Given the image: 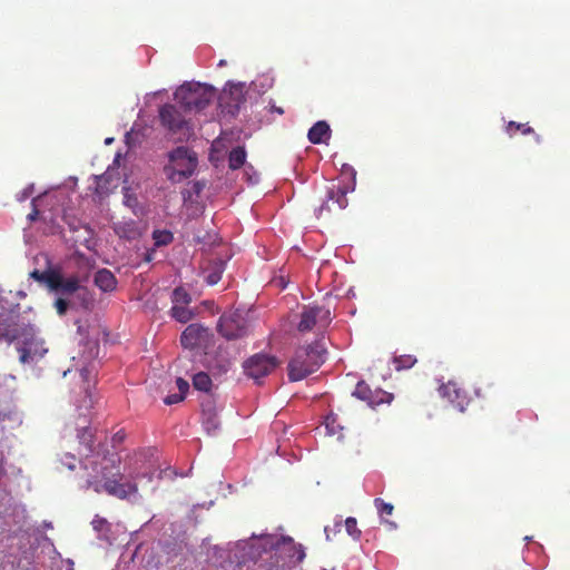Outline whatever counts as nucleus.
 <instances>
[{
	"instance_id": "f257e3e1",
	"label": "nucleus",
	"mask_w": 570,
	"mask_h": 570,
	"mask_svg": "<svg viewBox=\"0 0 570 570\" xmlns=\"http://www.w3.org/2000/svg\"><path fill=\"white\" fill-rule=\"evenodd\" d=\"M120 456L118 453H107L101 458L92 461V469L100 475L87 480V488L92 489L96 493L105 491L111 497L120 500L129 499L136 495L138 487L135 481L128 480L121 482Z\"/></svg>"
},
{
	"instance_id": "f03ea898",
	"label": "nucleus",
	"mask_w": 570,
	"mask_h": 570,
	"mask_svg": "<svg viewBox=\"0 0 570 570\" xmlns=\"http://www.w3.org/2000/svg\"><path fill=\"white\" fill-rule=\"evenodd\" d=\"M325 357L326 346L323 335L316 338L312 344L297 348L288 363L289 381H301L316 372L325 362Z\"/></svg>"
},
{
	"instance_id": "7ed1b4c3",
	"label": "nucleus",
	"mask_w": 570,
	"mask_h": 570,
	"mask_svg": "<svg viewBox=\"0 0 570 570\" xmlns=\"http://www.w3.org/2000/svg\"><path fill=\"white\" fill-rule=\"evenodd\" d=\"M245 549H248L246 557L252 561L259 559L262 553L269 549H274L276 553H287L289 562H301L305 558L304 549L301 544L296 546L292 538H284L282 541L275 542L273 537L264 535L252 542H245L243 550Z\"/></svg>"
},
{
	"instance_id": "20e7f679",
	"label": "nucleus",
	"mask_w": 570,
	"mask_h": 570,
	"mask_svg": "<svg viewBox=\"0 0 570 570\" xmlns=\"http://www.w3.org/2000/svg\"><path fill=\"white\" fill-rule=\"evenodd\" d=\"M215 96L216 91L212 86L199 82L181 85L175 92L176 100L188 111L205 109Z\"/></svg>"
},
{
	"instance_id": "39448f33",
	"label": "nucleus",
	"mask_w": 570,
	"mask_h": 570,
	"mask_svg": "<svg viewBox=\"0 0 570 570\" xmlns=\"http://www.w3.org/2000/svg\"><path fill=\"white\" fill-rule=\"evenodd\" d=\"M159 121L175 141H187L194 135L191 122L175 105L166 104L160 107Z\"/></svg>"
},
{
	"instance_id": "423d86ee",
	"label": "nucleus",
	"mask_w": 570,
	"mask_h": 570,
	"mask_svg": "<svg viewBox=\"0 0 570 570\" xmlns=\"http://www.w3.org/2000/svg\"><path fill=\"white\" fill-rule=\"evenodd\" d=\"M169 165L165 170L168 178L175 183H179L190 177L197 167V156L187 147L180 146L171 150L168 155Z\"/></svg>"
},
{
	"instance_id": "0eeeda50",
	"label": "nucleus",
	"mask_w": 570,
	"mask_h": 570,
	"mask_svg": "<svg viewBox=\"0 0 570 570\" xmlns=\"http://www.w3.org/2000/svg\"><path fill=\"white\" fill-rule=\"evenodd\" d=\"M17 350L22 364H35L47 353L43 340L38 337L32 327L23 330L19 336Z\"/></svg>"
},
{
	"instance_id": "6e6552de",
	"label": "nucleus",
	"mask_w": 570,
	"mask_h": 570,
	"mask_svg": "<svg viewBox=\"0 0 570 570\" xmlns=\"http://www.w3.org/2000/svg\"><path fill=\"white\" fill-rule=\"evenodd\" d=\"M331 322L332 316L330 308L317 304L304 305L299 314L297 331L299 333H306L313 330L321 332L325 330Z\"/></svg>"
},
{
	"instance_id": "1a4fd4ad",
	"label": "nucleus",
	"mask_w": 570,
	"mask_h": 570,
	"mask_svg": "<svg viewBox=\"0 0 570 570\" xmlns=\"http://www.w3.org/2000/svg\"><path fill=\"white\" fill-rule=\"evenodd\" d=\"M278 365L276 357L257 353L247 358L243 368L245 374L253 379L256 383H259V380L264 376L269 375Z\"/></svg>"
},
{
	"instance_id": "9d476101",
	"label": "nucleus",
	"mask_w": 570,
	"mask_h": 570,
	"mask_svg": "<svg viewBox=\"0 0 570 570\" xmlns=\"http://www.w3.org/2000/svg\"><path fill=\"white\" fill-rule=\"evenodd\" d=\"M346 194L345 187L335 185L328 187L323 204L316 209L317 218H322L325 213H331L332 210L345 209L348 205Z\"/></svg>"
},
{
	"instance_id": "9b49d317",
	"label": "nucleus",
	"mask_w": 570,
	"mask_h": 570,
	"mask_svg": "<svg viewBox=\"0 0 570 570\" xmlns=\"http://www.w3.org/2000/svg\"><path fill=\"white\" fill-rule=\"evenodd\" d=\"M217 330L227 340H237L246 334L245 321L237 313L222 315Z\"/></svg>"
},
{
	"instance_id": "f8f14e48",
	"label": "nucleus",
	"mask_w": 570,
	"mask_h": 570,
	"mask_svg": "<svg viewBox=\"0 0 570 570\" xmlns=\"http://www.w3.org/2000/svg\"><path fill=\"white\" fill-rule=\"evenodd\" d=\"M245 101L244 86L230 85L228 89H224L219 96V107L222 112L235 116L238 114L240 105Z\"/></svg>"
},
{
	"instance_id": "ddd939ff",
	"label": "nucleus",
	"mask_w": 570,
	"mask_h": 570,
	"mask_svg": "<svg viewBox=\"0 0 570 570\" xmlns=\"http://www.w3.org/2000/svg\"><path fill=\"white\" fill-rule=\"evenodd\" d=\"M209 336L208 328L204 327L200 324L194 323L189 324L180 336V343L185 348H196L199 347L204 342L207 341Z\"/></svg>"
},
{
	"instance_id": "4468645a",
	"label": "nucleus",
	"mask_w": 570,
	"mask_h": 570,
	"mask_svg": "<svg viewBox=\"0 0 570 570\" xmlns=\"http://www.w3.org/2000/svg\"><path fill=\"white\" fill-rule=\"evenodd\" d=\"M440 393L443 397H445L460 410H463L464 405L468 403L466 391L463 390L458 382L449 381L448 383L443 384L440 387Z\"/></svg>"
},
{
	"instance_id": "2eb2a0df",
	"label": "nucleus",
	"mask_w": 570,
	"mask_h": 570,
	"mask_svg": "<svg viewBox=\"0 0 570 570\" xmlns=\"http://www.w3.org/2000/svg\"><path fill=\"white\" fill-rule=\"evenodd\" d=\"M56 282H57L56 286L51 287L50 291L56 292L57 294H60L63 296L72 295L75 293H78L80 289H82L78 276H71L68 278H63L59 271L57 272V281Z\"/></svg>"
},
{
	"instance_id": "dca6fc26",
	"label": "nucleus",
	"mask_w": 570,
	"mask_h": 570,
	"mask_svg": "<svg viewBox=\"0 0 570 570\" xmlns=\"http://www.w3.org/2000/svg\"><path fill=\"white\" fill-rule=\"evenodd\" d=\"M307 138L314 145L326 142L331 138L330 125L325 120L315 122L308 130Z\"/></svg>"
},
{
	"instance_id": "f3484780",
	"label": "nucleus",
	"mask_w": 570,
	"mask_h": 570,
	"mask_svg": "<svg viewBox=\"0 0 570 570\" xmlns=\"http://www.w3.org/2000/svg\"><path fill=\"white\" fill-rule=\"evenodd\" d=\"M95 284L104 292H111L117 286V279L110 271L104 268L96 273Z\"/></svg>"
},
{
	"instance_id": "a211bd4d",
	"label": "nucleus",
	"mask_w": 570,
	"mask_h": 570,
	"mask_svg": "<svg viewBox=\"0 0 570 570\" xmlns=\"http://www.w3.org/2000/svg\"><path fill=\"white\" fill-rule=\"evenodd\" d=\"M353 396L367 402V404L372 407L382 404L383 399L374 400L373 397V391L370 389V386L364 382L361 381L356 384L355 390L352 393Z\"/></svg>"
},
{
	"instance_id": "6ab92c4d",
	"label": "nucleus",
	"mask_w": 570,
	"mask_h": 570,
	"mask_svg": "<svg viewBox=\"0 0 570 570\" xmlns=\"http://www.w3.org/2000/svg\"><path fill=\"white\" fill-rule=\"evenodd\" d=\"M114 230L119 237L126 239H134L139 236L137 224L134 220L116 223Z\"/></svg>"
},
{
	"instance_id": "aec40b11",
	"label": "nucleus",
	"mask_w": 570,
	"mask_h": 570,
	"mask_svg": "<svg viewBox=\"0 0 570 570\" xmlns=\"http://www.w3.org/2000/svg\"><path fill=\"white\" fill-rule=\"evenodd\" d=\"M57 269H52V268H49L47 271H39V269H33L29 276L30 278L39 282V283H42V284H46V286L51 289V287L56 286L57 284Z\"/></svg>"
},
{
	"instance_id": "412c9836",
	"label": "nucleus",
	"mask_w": 570,
	"mask_h": 570,
	"mask_svg": "<svg viewBox=\"0 0 570 570\" xmlns=\"http://www.w3.org/2000/svg\"><path fill=\"white\" fill-rule=\"evenodd\" d=\"M246 160V151L243 147L233 148L228 156V166L230 169H239Z\"/></svg>"
},
{
	"instance_id": "4be33fe9",
	"label": "nucleus",
	"mask_w": 570,
	"mask_h": 570,
	"mask_svg": "<svg viewBox=\"0 0 570 570\" xmlns=\"http://www.w3.org/2000/svg\"><path fill=\"white\" fill-rule=\"evenodd\" d=\"M171 316L179 323H187L194 317V312L184 305H173L170 308Z\"/></svg>"
},
{
	"instance_id": "5701e85b",
	"label": "nucleus",
	"mask_w": 570,
	"mask_h": 570,
	"mask_svg": "<svg viewBox=\"0 0 570 570\" xmlns=\"http://www.w3.org/2000/svg\"><path fill=\"white\" fill-rule=\"evenodd\" d=\"M193 385L196 390L208 392L212 387V379L205 372H199L193 376Z\"/></svg>"
},
{
	"instance_id": "b1692460",
	"label": "nucleus",
	"mask_w": 570,
	"mask_h": 570,
	"mask_svg": "<svg viewBox=\"0 0 570 570\" xmlns=\"http://www.w3.org/2000/svg\"><path fill=\"white\" fill-rule=\"evenodd\" d=\"M173 305L188 306L191 302L190 294L184 287H176L171 294Z\"/></svg>"
},
{
	"instance_id": "393cba45",
	"label": "nucleus",
	"mask_w": 570,
	"mask_h": 570,
	"mask_svg": "<svg viewBox=\"0 0 570 570\" xmlns=\"http://www.w3.org/2000/svg\"><path fill=\"white\" fill-rule=\"evenodd\" d=\"M393 363L396 371L409 370L414 366L416 358L413 355L404 354L395 356Z\"/></svg>"
},
{
	"instance_id": "a878e982",
	"label": "nucleus",
	"mask_w": 570,
	"mask_h": 570,
	"mask_svg": "<svg viewBox=\"0 0 570 570\" xmlns=\"http://www.w3.org/2000/svg\"><path fill=\"white\" fill-rule=\"evenodd\" d=\"M509 136H514L517 131H520L522 135H529L533 132V128L528 124H520L515 121H510L505 128Z\"/></svg>"
},
{
	"instance_id": "bb28decb",
	"label": "nucleus",
	"mask_w": 570,
	"mask_h": 570,
	"mask_svg": "<svg viewBox=\"0 0 570 570\" xmlns=\"http://www.w3.org/2000/svg\"><path fill=\"white\" fill-rule=\"evenodd\" d=\"M156 246H165L173 242L174 236L168 230H155L153 234Z\"/></svg>"
},
{
	"instance_id": "cd10ccee",
	"label": "nucleus",
	"mask_w": 570,
	"mask_h": 570,
	"mask_svg": "<svg viewBox=\"0 0 570 570\" xmlns=\"http://www.w3.org/2000/svg\"><path fill=\"white\" fill-rule=\"evenodd\" d=\"M374 505L377 509V512L381 515V518H384V515H391L394 511L393 504L387 503L380 498H376L374 500Z\"/></svg>"
},
{
	"instance_id": "c85d7f7f",
	"label": "nucleus",
	"mask_w": 570,
	"mask_h": 570,
	"mask_svg": "<svg viewBox=\"0 0 570 570\" xmlns=\"http://www.w3.org/2000/svg\"><path fill=\"white\" fill-rule=\"evenodd\" d=\"M345 529L353 539H360L361 530L357 528V521L355 518L348 517L345 520Z\"/></svg>"
},
{
	"instance_id": "c756f323",
	"label": "nucleus",
	"mask_w": 570,
	"mask_h": 570,
	"mask_svg": "<svg viewBox=\"0 0 570 570\" xmlns=\"http://www.w3.org/2000/svg\"><path fill=\"white\" fill-rule=\"evenodd\" d=\"M204 424L209 430L210 428L216 429L218 425L216 413L212 410H203Z\"/></svg>"
},
{
	"instance_id": "7c9ffc66",
	"label": "nucleus",
	"mask_w": 570,
	"mask_h": 570,
	"mask_svg": "<svg viewBox=\"0 0 570 570\" xmlns=\"http://www.w3.org/2000/svg\"><path fill=\"white\" fill-rule=\"evenodd\" d=\"M55 307H56V311L57 313L62 316L67 313L68 311V307H69V302L68 299L63 298V297H58L56 301H55Z\"/></svg>"
},
{
	"instance_id": "2f4dec72",
	"label": "nucleus",
	"mask_w": 570,
	"mask_h": 570,
	"mask_svg": "<svg viewBox=\"0 0 570 570\" xmlns=\"http://www.w3.org/2000/svg\"><path fill=\"white\" fill-rule=\"evenodd\" d=\"M91 525H92L94 530L101 532L108 528V522L106 519H104L99 515H96L94 518V520L91 521Z\"/></svg>"
},
{
	"instance_id": "473e14b6",
	"label": "nucleus",
	"mask_w": 570,
	"mask_h": 570,
	"mask_svg": "<svg viewBox=\"0 0 570 570\" xmlns=\"http://www.w3.org/2000/svg\"><path fill=\"white\" fill-rule=\"evenodd\" d=\"M125 205L131 208L136 213V207L138 206V199L135 195L129 194L128 191L125 193Z\"/></svg>"
},
{
	"instance_id": "72a5a7b5",
	"label": "nucleus",
	"mask_w": 570,
	"mask_h": 570,
	"mask_svg": "<svg viewBox=\"0 0 570 570\" xmlns=\"http://www.w3.org/2000/svg\"><path fill=\"white\" fill-rule=\"evenodd\" d=\"M177 387H178V394H183V397H185L186 393L189 390V384L186 380L178 377L176 381Z\"/></svg>"
},
{
	"instance_id": "f704fd0d",
	"label": "nucleus",
	"mask_w": 570,
	"mask_h": 570,
	"mask_svg": "<svg viewBox=\"0 0 570 570\" xmlns=\"http://www.w3.org/2000/svg\"><path fill=\"white\" fill-rule=\"evenodd\" d=\"M184 399H185V397H183V394L174 393V394H169V395H167V396L164 399V402H165L167 405H173V404H176V403L181 402Z\"/></svg>"
},
{
	"instance_id": "c9c22d12",
	"label": "nucleus",
	"mask_w": 570,
	"mask_h": 570,
	"mask_svg": "<svg viewBox=\"0 0 570 570\" xmlns=\"http://www.w3.org/2000/svg\"><path fill=\"white\" fill-rule=\"evenodd\" d=\"M374 400L383 399L382 403L386 402L390 403L392 401V394L384 392V391H375L373 392Z\"/></svg>"
},
{
	"instance_id": "e433bc0d",
	"label": "nucleus",
	"mask_w": 570,
	"mask_h": 570,
	"mask_svg": "<svg viewBox=\"0 0 570 570\" xmlns=\"http://www.w3.org/2000/svg\"><path fill=\"white\" fill-rule=\"evenodd\" d=\"M126 438V434L124 431H118L112 436V445L116 446L117 444L121 443Z\"/></svg>"
},
{
	"instance_id": "4c0bfd02",
	"label": "nucleus",
	"mask_w": 570,
	"mask_h": 570,
	"mask_svg": "<svg viewBox=\"0 0 570 570\" xmlns=\"http://www.w3.org/2000/svg\"><path fill=\"white\" fill-rule=\"evenodd\" d=\"M219 279H220V274L219 273H213V274L208 275L207 283L209 285H215Z\"/></svg>"
},
{
	"instance_id": "58836bf2",
	"label": "nucleus",
	"mask_w": 570,
	"mask_h": 570,
	"mask_svg": "<svg viewBox=\"0 0 570 570\" xmlns=\"http://www.w3.org/2000/svg\"><path fill=\"white\" fill-rule=\"evenodd\" d=\"M333 423H334V419L332 416H327L326 417V429L328 430L330 433L334 434L335 433V430L333 428Z\"/></svg>"
},
{
	"instance_id": "ea45409f",
	"label": "nucleus",
	"mask_w": 570,
	"mask_h": 570,
	"mask_svg": "<svg viewBox=\"0 0 570 570\" xmlns=\"http://www.w3.org/2000/svg\"><path fill=\"white\" fill-rule=\"evenodd\" d=\"M39 216V210L33 207L32 212L30 214H28L27 218L30 220V222H35Z\"/></svg>"
},
{
	"instance_id": "a19ab883",
	"label": "nucleus",
	"mask_w": 570,
	"mask_h": 570,
	"mask_svg": "<svg viewBox=\"0 0 570 570\" xmlns=\"http://www.w3.org/2000/svg\"><path fill=\"white\" fill-rule=\"evenodd\" d=\"M272 110H273V111H275V112H277V114H279V115H283V114H284V110H283V108H281V107L273 106V107H272Z\"/></svg>"
},
{
	"instance_id": "79ce46f5",
	"label": "nucleus",
	"mask_w": 570,
	"mask_h": 570,
	"mask_svg": "<svg viewBox=\"0 0 570 570\" xmlns=\"http://www.w3.org/2000/svg\"><path fill=\"white\" fill-rule=\"evenodd\" d=\"M88 438H89V440H88V443H87V445H86V446H87L88 451H89V452H91V451H92V446H91V435H88Z\"/></svg>"
},
{
	"instance_id": "37998d69",
	"label": "nucleus",
	"mask_w": 570,
	"mask_h": 570,
	"mask_svg": "<svg viewBox=\"0 0 570 570\" xmlns=\"http://www.w3.org/2000/svg\"><path fill=\"white\" fill-rule=\"evenodd\" d=\"M105 180V177L104 176H100L98 177V185L100 186V184Z\"/></svg>"
},
{
	"instance_id": "c03bdc74",
	"label": "nucleus",
	"mask_w": 570,
	"mask_h": 570,
	"mask_svg": "<svg viewBox=\"0 0 570 570\" xmlns=\"http://www.w3.org/2000/svg\"><path fill=\"white\" fill-rule=\"evenodd\" d=\"M385 522L389 523L392 528H396V524L394 522L387 520H385Z\"/></svg>"
},
{
	"instance_id": "a18cd8bd",
	"label": "nucleus",
	"mask_w": 570,
	"mask_h": 570,
	"mask_svg": "<svg viewBox=\"0 0 570 570\" xmlns=\"http://www.w3.org/2000/svg\"><path fill=\"white\" fill-rule=\"evenodd\" d=\"M146 261H147V262H150V261H151V256H150L149 254L146 256Z\"/></svg>"
},
{
	"instance_id": "49530a36",
	"label": "nucleus",
	"mask_w": 570,
	"mask_h": 570,
	"mask_svg": "<svg viewBox=\"0 0 570 570\" xmlns=\"http://www.w3.org/2000/svg\"><path fill=\"white\" fill-rule=\"evenodd\" d=\"M218 65H219V66H224V65H225V61H224V60H220Z\"/></svg>"
}]
</instances>
